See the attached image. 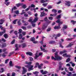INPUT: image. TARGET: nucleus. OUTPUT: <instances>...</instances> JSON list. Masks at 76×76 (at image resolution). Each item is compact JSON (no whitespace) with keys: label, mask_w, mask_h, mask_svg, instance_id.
I'll list each match as a JSON object with an SVG mask.
<instances>
[{"label":"nucleus","mask_w":76,"mask_h":76,"mask_svg":"<svg viewBox=\"0 0 76 76\" xmlns=\"http://www.w3.org/2000/svg\"><path fill=\"white\" fill-rule=\"evenodd\" d=\"M33 42L34 44H37V43H38V41H36L35 40H34V41Z\"/></svg>","instance_id":"69168bd1"},{"label":"nucleus","mask_w":76,"mask_h":76,"mask_svg":"<svg viewBox=\"0 0 76 76\" xmlns=\"http://www.w3.org/2000/svg\"><path fill=\"white\" fill-rule=\"evenodd\" d=\"M59 47H61V48H63L64 47L63 46H62V44H61V43H60L59 44Z\"/></svg>","instance_id":"5fc2aeb1"},{"label":"nucleus","mask_w":76,"mask_h":76,"mask_svg":"<svg viewBox=\"0 0 76 76\" xmlns=\"http://www.w3.org/2000/svg\"><path fill=\"white\" fill-rule=\"evenodd\" d=\"M5 4H6V6H8L9 4H10V2H5Z\"/></svg>","instance_id":"f704fd0d"},{"label":"nucleus","mask_w":76,"mask_h":76,"mask_svg":"<svg viewBox=\"0 0 76 76\" xmlns=\"http://www.w3.org/2000/svg\"><path fill=\"white\" fill-rule=\"evenodd\" d=\"M17 8L16 6H14L13 8H12L11 9V13H13V10H17Z\"/></svg>","instance_id":"1a4fd4ad"},{"label":"nucleus","mask_w":76,"mask_h":76,"mask_svg":"<svg viewBox=\"0 0 76 76\" xmlns=\"http://www.w3.org/2000/svg\"><path fill=\"white\" fill-rule=\"evenodd\" d=\"M38 20V18L37 17H35V18L33 20L34 21V23H35Z\"/></svg>","instance_id":"7c9ffc66"},{"label":"nucleus","mask_w":76,"mask_h":76,"mask_svg":"<svg viewBox=\"0 0 76 76\" xmlns=\"http://www.w3.org/2000/svg\"><path fill=\"white\" fill-rule=\"evenodd\" d=\"M29 58L30 61H33L34 60V59L31 57H29Z\"/></svg>","instance_id":"864d4df0"},{"label":"nucleus","mask_w":76,"mask_h":76,"mask_svg":"<svg viewBox=\"0 0 76 76\" xmlns=\"http://www.w3.org/2000/svg\"><path fill=\"white\" fill-rule=\"evenodd\" d=\"M33 19H32V18L30 17L29 20H28V22H31L33 20Z\"/></svg>","instance_id":"cd10ccee"},{"label":"nucleus","mask_w":76,"mask_h":76,"mask_svg":"<svg viewBox=\"0 0 76 76\" xmlns=\"http://www.w3.org/2000/svg\"><path fill=\"white\" fill-rule=\"evenodd\" d=\"M27 76H29L31 75H32V73H27Z\"/></svg>","instance_id":"49530a36"},{"label":"nucleus","mask_w":76,"mask_h":76,"mask_svg":"<svg viewBox=\"0 0 76 76\" xmlns=\"http://www.w3.org/2000/svg\"><path fill=\"white\" fill-rule=\"evenodd\" d=\"M15 42V39H14L11 42V44H14V42Z\"/></svg>","instance_id":"4d7b16f0"},{"label":"nucleus","mask_w":76,"mask_h":76,"mask_svg":"<svg viewBox=\"0 0 76 76\" xmlns=\"http://www.w3.org/2000/svg\"><path fill=\"white\" fill-rule=\"evenodd\" d=\"M63 27H62V29L63 31H64V30H65V29H66L67 28V26L64 25H63Z\"/></svg>","instance_id":"6e6552de"},{"label":"nucleus","mask_w":76,"mask_h":76,"mask_svg":"<svg viewBox=\"0 0 76 76\" xmlns=\"http://www.w3.org/2000/svg\"><path fill=\"white\" fill-rule=\"evenodd\" d=\"M34 40H35V38H34V37L31 38L30 39L31 41H32V42L34 41Z\"/></svg>","instance_id":"393cba45"},{"label":"nucleus","mask_w":76,"mask_h":76,"mask_svg":"<svg viewBox=\"0 0 76 76\" xmlns=\"http://www.w3.org/2000/svg\"><path fill=\"white\" fill-rule=\"evenodd\" d=\"M48 0H41L40 2L41 3H47Z\"/></svg>","instance_id":"f3484780"},{"label":"nucleus","mask_w":76,"mask_h":76,"mask_svg":"<svg viewBox=\"0 0 76 76\" xmlns=\"http://www.w3.org/2000/svg\"><path fill=\"white\" fill-rule=\"evenodd\" d=\"M35 6L34 4H31V7H35Z\"/></svg>","instance_id":"774afa93"},{"label":"nucleus","mask_w":76,"mask_h":76,"mask_svg":"<svg viewBox=\"0 0 76 76\" xmlns=\"http://www.w3.org/2000/svg\"><path fill=\"white\" fill-rule=\"evenodd\" d=\"M48 72L47 71H45L44 72H43L42 73V75H46L47 73Z\"/></svg>","instance_id":"c03bdc74"},{"label":"nucleus","mask_w":76,"mask_h":76,"mask_svg":"<svg viewBox=\"0 0 76 76\" xmlns=\"http://www.w3.org/2000/svg\"><path fill=\"white\" fill-rule=\"evenodd\" d=\"M21 21V20L20 19L18 22V25L19 26H20L22 25V23H20Z\"/></svg>","instance_id":"a211bd4d"},{"label":"nucleus","mask_w":76,"mask_h":76,"mask_svg":"<svg viewBox=\"0 0 76 76\" xmlns=\"http://www.w3.org/2000/svg\"><path fill=\"white\" fill-rule=\"evenodd\" d=\"M39 73V72L38 71H35L33 72V74L34 75H35L36 76H38V74Z\"/></svg>","instance_id":"6ab92c4d"},{"label":"nucleus","mask_w":76,"mask_h":76,"mask_svg":"<svg viewBox=\"0 0 76 76\" xmlns=\"http://www.w3.org/2000/svg\"><path fill=\"white\" fill-rule=\"evenodd\" d=\"M30 66V67H29V68H28V71L29 72L31 71V70H34V69L33 68V67H34V66L31 65Z\"/></svg>","instance_id":"0eeeda50"},{"label":"nucleus","mask_w":76,"mask_h":76,"mask_svg":"<svg viewBox=\"0 0 76 76\" xmlns=\"http://www.w3.org/2000/svg\"><path fill=\"white\" fill-rule=\"evenodd\" d=\"M60 18H61V14L59 15L56 17V19H60Z\"/></svg>","instance_id":"c85d7f7f"},{"label":"nucleus","mask_w":76,"mask_h":76,"mask_svg":"<svg viewBox=\"0 0 76 76\" xmlns=\"http://www.w3.org/2000/svg\"><path fill=\"white\" fill-rule=\"evenodd\" d=\"M44 21L47 22V21L48 20V18L46 17L44 19Z\"/></svg>","instance_id":"72a5a7b5"},{"label":"nucleus","mask_w":76,"mask_h":76,"mask_svg":"<svg viewBox=\"0 0 76 76\" xmlns=\"http://www.w3.org/2000/svg\"><path fill=\"white\" fill-rule=\"evenodd\" d=\"M6 47V44H3L2 45V46L1 47V48H4V47Z\"/></svg>","instance_id":"473e14b6"},{"label":"nucleus","mask_w":76,"mask_h":76,"mask_svg":"<svg viewBox=\"0 0 76 76\" xmlns=\"http://www.w3.org/2000/svg\"><path fill=\"white\" fill-rule=\"evenodd\" d=\"M47 15V14L45 13V12H41V14L40 15V17H43Z\"/></svg>","instance_id":"423d86ee"},{"label":"nucleus","mask_w":76,"mask_h":76,"mask_svg":"<svg viewBox=\"0 0 76 76\" xmlns=\"http://www.w3.org/2000/svg\"><path fill=\"white\" fill-rule=\"evenodd\" d=\"M21 45L22 46L23 48H25V47H27L26 44H25V43H23L21 44Z\"/></svg>","instance_id":"2eb2a0df"},{"label":"nucleus","mask_w":76,"mask_h":76,"mask_svg":"<svg viewBox=\"0 0 76 76\" xmlns=\"http://www.w3.org/2000/svg\"><path fill=\"white\" fill-rule=\"evenodd\" d=\"M25 63L26 64H32V62H28V61H26L25 62Z\"/></svg>","instance_id":"e433bc0d"},{"label":"nucleus","mask_w":76,"mask_h":76,"mask_svg":"<svg viewBox=\"0 0 76 76\" xmlns=\"http://www.w3.org/2000/svg\"><path fill=\"white\" fill-rule=\"evenodd\" d=\"M69 70L71 71V72H73V68H72V67H69Z\"/></svg>","instance_id":"2f4dec72"},{"label":"nucleus","mask_w":76,"mask_h":76,"mask_svg":"<svg viewBox=\"0 0 76 76\" xmlns=\"http://www.w3.org/2000/svg\"><path fill=\"white\" fill-rule=\"evenodd\" d=\"M70 1H66V3H65L66 5L68 7L70 6Z\"/></svg>","instance_id":"9d476101"},{"label":"nucleus","mask_w":76,"mask_h":76,"mask_svg":"<svg viewBox=\"0 0 76 76\" xmlns=\"http://www.w3.org/2000/svg\"><path fill=\"white\" fill-rule=\"evenodd\" d=\"M5 54L4 53H3L2 54V57H3L4 58L5 57H6V55L4 54Z\"/></svg>","instance_id":"09e8293b"},{"label":"nucleus","mask_w":76,"mask_h":76,"mask_svg":"<svg viewBox=\"0 0 76 76\" xmlns=\"http://www.w3.org/2000/svg\"><path fill=\"white\" fill-rule=\"evenodd\" d=\"M1 39L2 42H5L6 41V39H4L2 38Z\"/></svg>","instance_id":"052dcab7"},{"label":"nucleus","mask_w":76,"mask_h":76,"mask_svg":"<svg viewBox=\"0 0 76 76\" xmlns=\"http://www.w3.org/2000/svg\"><path fill=\"white\" fill-rule=\"evenodd\" d=\"M55 56L54 57H58V52H56V53H55Z\"/></svg>","instance_id":"4c0bfd02"},{"label":"nucleus","mask_w":76,"mask_h":76,"mask_svg":"<svg viewBox=\"0 0 76 76\" xmlns=\"http://www.w3.org/2000/svg\"><path fill=\"white\" fill-rule=\"evenodd\" d=\"M23 4V3H19L18 4H16V5L18 7H19L20 6H22Z\"/></svg>","instance_id":"ddd939ff"},{"label":"nucleus","mask_w":76,"mask_h":76,"mask_svg":"<svg viewBox=\"0 0 76 76\" xmlns=\"http://www.w3.org/2000/svg\"><path fill=\"white\" fill-rule=\"evenodd\" d=\"M12 61H10L9 63V65L10 67H13V64H12Z\"/></svg>","instance_id":"aec40b11"},{"label":"nucleus","mask_w":76,"mask_h":76,"mask_svg":"<svg viewBox=\"0 0 76 76\" xmlns=\"http://www.w3.org/2000/svg\"><path fill=\"white\" fill-rule=\"evenodd\" d=\"M15 13L17 15H19V11L18 10L15 11Z\"/></svg>","instance_id":"79ce46f5"},{"label":"nucleus","mask_w":76,"mask_h":76,"mask_svg":"<svg viewBox=\"0 0 76 76\" xmlns=\"http://www.w3.org/2000/svg\"><path fill=\"white\" fill-rule=\"evenodd\" d=\"M18 20V19H15V20H14L13 21H12V23L15 25L16 23V21Z\"/></svg>","instance_id":"a878e982"},{"label":"nucleus","mask_w":76,"mask_h":76,"mask_svg":"<svg viewBox=\"0 0 76 76\" xmlns=\"http://www.w3.org/2000/svg\"><path fill=\"white\" fill-rule=\"evenodd\" d=\"M53 8V7H52V6H49L48 7V9H52Z\"/></svg>","instance_id":"13d9d810"},{"label":"nucleus","mask_w":76,"mask_h":76,"mask_svg":"<svg viewBox=\"0 0 76 76\" xmlns=\"http://www.w3.org/2000/svg\"><path fill=\"white\" fill-rule=\"evenodd\" d=\"M22 7H23V9H26V4H24V5H23L22 6Z\"/></svg>","instance_id":"de8ad7c7"},{"label":"nucleus","mask_w":76,"mask_h":76,"mask_svg":"<svg viewBox=\"0 0 76 76\" xmlns=\"http://www.w3.org/2000/svg\"><path fill=\"white\" fill-rule=\"evenodd\" d=\"M4 37L5 38V39H7V38H8V34H5L4 35Z\"/></svg>","instance_id":"4468645a"},{"label":"nucleus","mask_w":76,"mask_h":76,"mask_svg":"<svg viewBox=\"0 0 76 76\" xmlns=\"http://www.w3.org/2000/svg\"><path fill=\"white\" fill-rule=\"evenodd\" d=\"M73 45V44H70L66 46V48H69V47H72Z\"/></svg>","instance_id":"412c9836"},{"label":"nucleus","mask_w":76,"mask_h":76,"mask_svg":"<svg viewBox=\"0 0 76 76\" xmlns=\"http://www.w3.org/2000/svg\"><path fill=\"white\" fill-rule=\"evenodd\" d=\"M19 31L18 32V34H21L22 31V30L21 29H19Z\"/></svg>","instance_id":"a19ab883"},{"label":"nucleus","mask_w":76,"mask_h":76,"mask_svg":"<svg viewBox=\"0 0 76 76\" xmlns=\"http://www.w3.org/2000/svg\"><path fill=\"white\" fill-rule=\"evenodd\" d=\"M22 34H19V36L18 37V38L19 39H22Z\"/></svg>","instance_id":"b1692460"},{"label":"nucleus","mask_w":76,"mask_h":76,"mask_svg":"<svg viewBox=\"0 0 76 76\" xmlns=\"http://www.w3.org/2000/svg\"><path fill=\"white\" fill-rule=\"evenodd\" d=\"M4 34V33L3 32H0V36H2V35H3Z\"/></svg>","instance_id":"0e129e2a"},{"label":"nucleus","mask_w":76,"mask_h":76,"mask_svg":"<svg viewBox=\"0 0 76 76\" xmlns=\"http://www.w3.org/2000/svg\"><path fill=\"white\" fill-rule=\"evenodd\" d=\"M15 67L17 68V69H21V67L18 66H15Z\"/></svg>","instance_id":"c9c22d12"},{"label":"nucleus","mask_w":76,"mask_h":76,"mask_svg":"<svg viewBox=\"0 0 76 76\" xmlns=\"http://www.w3.org/2000/svg\"><path fill=\"white\" fill-rule=\"evenodd\" d=\"M71 22H72L73 25H75V23H76V21H74L73 20H71Z\"/></svg>","instance_id":"ea45409f"},{"label":"nucleus","mask_w":76,"mask_h":76,"mask_svg":"<svg viewBox=\"0 0 76 76\" xmlns=\"http://www.w3.org/2000/svg\"><path fill=\"white\" fill-rule=\"evenodd\" d=\"M48 26V25H45V24H44L42 26L41 28L42 30L43 31H44V30H45V29H47Z\"/></svg>","instance_id":"f03ea898"},{"label":"nucleus","mask_w":76,"mask_h":76,"mask_svg":"<svg viewBox=\"0 0 76 76\" xmlns=\"http://www.w3.org/2000/svg\"><path fill=\"white\" fill-rule=\"evenodd\" d=\"M9 59H7L5 60V64H7L8 63V61H9Z\"/></svg>","instance_id":"6e6d98bb"},{"label":"nucleus","mask_w":76,"mask_h":76,"mask_svg":"<svg viewBox=\"0 0 76 76\" xmlns=\"http://www.w3.org/2000/svg\"><path fill=\"white\" fill-rule=\"evenodd\" d=\"M0 22L3 23L4 22V20H3V19H1L0 20Z\"/></svg>","instance_id":"bf43d9fd"},{"label":"nucleus","mask_w":76,"mask_h":76,"mask_svg":"<svg viewBox=\"0 0 76 76\" xmlns=\"http://www.w3.org/2000/svg\"><path fill=\"white\" fill-rule=\"evenodd\" d=\"M30 8H31V6H29L28 8L26 9V12H27V11H28V10H29V9Z\"/></svg>","instance_id":"8fccbe9b"},{"label":"nucleus","mask_w":76,"mask_h":76,"mask_svg":"<svg viewBox=\"0 0 76 76\" xmlns=\"http://www.w3.org/2000/svg\"><path fill=\"white\" fill-rule=\"evenodd\" d=\"M61 74H63V75H66V72L64 71L63 72H61Z\"/></svg>","instance_id":"680f3d73"},{"label":"nucleus","mask_w":76,"mask_h":76,"mask_svg":"<svg viewBox=\"0 0 76 76\" xmlns=\"http://www.w3.org/2000/svg\"><path fill=\"white\" fill-rule=\"evenodd\" d=\"M51 59L52 60H55V61H56V58H54V57L53 56H52L51 57Z\"/></svg>","instance_id":"37998d69"},{"label":"nucleus","mask_w":76,"mask_h":76,"mask_svg":"<svg viewBox=\"0 0 76 76\" xmlns=\"http://www.w3.org/2000/svg\"><path fill=\"white\" fill-rule=\"evenodd\" d=\"M70 59H71L70 58H68L66 61V63H68L69 61H70Z\"/></svg>","instance_id":"c756f323"},{"label":"nucleus","mask_w":76,"mask_h":76,"mask_svg":"<svg viewBox=\"0 0 76 76\" xmlns=\"http://www.w3.org/2000/svg\"><path fill=\"white\" fill-rule=\"evenodd\" d=\"M42 48V46L40 47V49L42 51H43L44 53H47V52H48V50H46L45 49V48Z\"/></svg>","instance_id":"39448f33"},{"label":"nucleus","mask_w":76,"mask_h":76,"mask_svg":"<svg viewBox=\"0 0 76 76\" xmlns=\"http://www.w3.org/2000/svg\"><path fill=\"white\" fill-rule=\"evenodd\" d=\"M14 53H15V52L14 51L10 53L9 55H8L9 57H10V56H12L13 54H14Z\"/></svg>","instance_id":"bb28decb"},{"label":"nucleus","mask_w":76,"mask_h":76,"mask_svg":"<svg viewBox=\"0 0 76 76\" xmlns=\"http://www.w3.org/2000/svg\"><path fill=\"white\" fill-rule=\"evenodd\" d=\"M48 4V3H45L43 4V6H47V5Z\"/></svg>","instance_id":"603ef678"},{"label":"nucleus","mask_w":76,"mask_h":76,"mask_svg":"<svg viewBox=\"0 0 76 76\" xmlns=\"http://www.w3.org/2000/svg\"><path fill=\"white\" fill-rule=\"evenodd\" d=\"M1 29L4 31H2V32H4V33H5L6 28H5L4 27H2L1 28Z\"/></svg>","instance_id":"dca6fc26"},{"label":"nucleus","mask_w":76,"mask_h":76,"mask_svg":"<svg viewBox=\"0 0 76 76\" xmlns=\"http://www.w3.org/2000/svg\"><path fill=\"white\" fill-rule=\"evenodd\" d=\"M62 56L63 57H66V56H67V53H64L63 54Z\"/></svg>","instance_id":"338daca9"},{"label":"nucleus","mask_w":76,"mask_h":76,"mask_svg":"<svg viewBox=\"0 0 76 76\" xmlns=\"http://www.w3.org/2000/svg\"><path fill=\"white\" fill-rule=\"evenodd\" d=\"M23 72L22 73V75L25 74L26 72H27V70L25 69V68L24 67H23Z\"/></svg>","instance_id":"20e7f679"},{"label":"nucleus","mask_w":76,"mask_h":76,"mask_svg":"<svg viewBox=\"0 0 76 76\" xmlns=\"http://www.w3.org/2000/svg\"><path fill=\"white\" fill-rule=\"evenodd\" d=\"M55 42L54 41H52L49 42V43L50 44H55Z\"/></svg>","instance_id":"4be33fe9"},{"label":"nucleus","mask_w":76,"mask_h":76,"mask_svg":"<svg viewBox=\"0 0 76 76\" xmlns=\"http://www.w3.org/2000/svg\"><path fill=\"white\" fill-rule=\"evenodd\" d=\"M26 54L27 55H29L30 56H32V53L30 52H28L26 53Z\"/></svg>","instance_id":"9b49d317"},{"label":"nucleus","mask_w":76,"mask_h":76,"mask_svg":"<svg viewBox=\"0 0 76 76\" xmlns=\"http://www.w3.org/2000/svg\"><path fill=\"white\" fill-rule=\"evenodd\" d=\"M66 41H71L73 39V38H67L66 39Z\"/></svg>","instance_id":"a18cd8bd"},{"label":"nucleus","mask_w":76,"mask_h":76,"mask_svg":"<svg viewBox=\"0 0 76 76\" xmlns=\"http://www.w3.org/2000/svg\"><path fill=\"white\" fill-rule=\"evenodd\" d=\"M52 12H54V16H56V15H57V11L55 9H53L52 10Z\"/></svg>","instance_id":"7ed1b4c3"},{"label":"nucleus","mask_w":76,"mask_h":76,"mask_svg":"<svg viewBox=\"0 0 76 76\" xmlns=\"http://www.w3.org/2000/svg\"><path fill=\"white\" fill-rule=\"evenodd\" d=\"M56 22L57 23H58V26H55L54 28V29H60V25H61V24H63V21H61L60 20V19H58V20L56 21Z\"/></svg>","instance_id":"f257e3e1"},{"label":"nucleus","mask_w":76,"mask_h":76,"mask_svg":"<svg viewBox=\"0 0 76 76\" xmlns=\"http://www.w3.org/2000/svg\"><path fill=\"white\" fill-rule=\"evenodd\" d=\"M35 56L34 57V58L35 59H37V58H38V57H39V55H38V56H37V55H35Z\"/></svg>","instance_id":"e2e57ef3"},{"label":"nucleus","mask_w":76,"mask_h":76,"mask_svg":"<svg viewBox=\"0 0 76 76\" xmlns=\"http://www.w3.org/2000/svg\"><path fill=\"white\" fill-rule=\"evenodd\" d=\"M55 58H56V60H62V58L59 56H58L57 57L55 56Z\"/></svg>","instance_id":"f8f14e48"},{"label":"nucleus","mask_w":76,"mask_h":76,"mask_svg":"<svg viewBox=\"0 0 76 76\" xmlns=\"http://www.w3.org/2000/svg\"><path fill=\"white\" fill-rule=\"evenodd\" d=\"M48 18L49 20H53V18L52 17H49Z\"/></svg>","instance_id":"3c124183"},{"label":"nucleus","mask_w":76,"mask_h":76,"mask_svg":"<svg viewBox=\"0 0 76 76\" xmlns=\"http://www.w3.org/2000/svg\"><path fill=\"white\" fill-rule=\"evenodd\" d=\"M21 28L22 29H23V30H26V27L22 26Z\"/></svg>","instance_id":"58836bf2"},{"label":"nucleus","mask_w":76,"mask_h":76,"mask_svg":"<svg viewBox=\"0 0 76 76\" xmlns=\"http://www.w3.org/2000/svg\"><path fill=\"white\" fill-rule=\"evenodd\" d=\"M51 28L49 27L46 29V31L47 32H49V31H51Z\"/></svg>","instance_id":"5701e85b"}]
</instances>
